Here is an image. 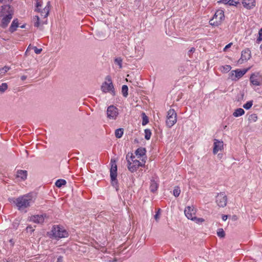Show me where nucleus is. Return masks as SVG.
Wrapping results in <instances>:
<instances>
[{"instance_id":"nucleus-61","label":"nucleus","mask_w":262,"mask_h":262,"mask_svg":"<svg viewBox=\"0 0 262 262\" xmlns=\"http://www.w3.org/2000/svg\"><path fill=\"white\" fill-rule=\"evenodd\" d=\"M13 226H14V227L16 226V225H14V224H13Z\"/></svg>"},{"instance_id":"nucleus-24","label":"nucleus","mask_w":262,"mask_h":262,"mask_svg":"<svg viewBox=\"0 0 262 262\" xmlns=\"http://www.w3.org/2000/svg\"><path fill=\"white\" fill-rule=\"evenodd\" d=\"M245 114V111L242 108H238L235 110L233 113L234 117H238L243 115Z\"/></svg>"},{"instance_id":"nucleus-37","label":"nucleus","mask_w":262,"mask_h":262,"mask_svg":"<svg viewBox=\"0 0 262 262\" xmlns=\"http://www.w3.org/2000/svg\"><path fill=\"white\" fill-rule=\"evenodd\" d=\"M114 62L116 64H118L119 66V67L120 69L122 68V59L121 57H117L114 60Z\"/></svg>"},{"instance_id":"nucleus-11","label":"nucleus","mask_w":262,"mask_h":262,"mask_svg":"<svg viewBox=\"0 0 262 262\" xmlns=\"http://www.w3.org/2000/svg\"><path fill=\"white\" fill-rule=\"evenodd\" d=\"M196 210L195 208L192 206H187L185 208L184 213L188 219L193 220V217L195 216Z\"/></svg>"},{"instance_id":"nucleus-1","label":"nucleus","mask_w":262,"mask_h":262,"mask_svg":"<svg viewBox=\"0 0 262 262\" xmlns=\"http://www.w3.org/2000/svg\"><path fill=\"white\" fill-rule=\"evenodd\" d=\"M9 201L13 202L19 211L25 212H27L26 209L30 207L33 202L32 198L29 194L20 196L16 199H9Z\"/></svg>"},{"instance_id":"nucleus-2","label":"nucleus","mask_w":262,"mask_h":262,"mask_svg":"<svg viewBox=\"0 0 262 262\" xmlns=\"http://www.w3.org/2000/svg\"><path fill=\"white\" fill-rule=\"evenodd\" d=\"M48 236L51 238L59 239L69 236L68 231L60 225H54L50 232H48Z\"/></svg>"},{"instance_id":"nucleus-28","label":"nucleus","mask_w":262,"mask_h":262,"mask_svg":"<svg viewBox=\"0 0 262 262\" xmlns=\"http://www.w3.org/2000/svg\"><path fill=\"white\" fill-rule=\"evenodd\" d=\"M128 89L127 85H122V90H121V92H122V95L124 97H127V96H128Z\"/></svg>"},{"instance_id":"nucleus-47","label":"nucleus","mask_w":262,"mask_h":262,"mask_svg":"<svg viewBox=\"0 0 262 262\" xmlns=\"http://www.w3.org/2000/svg\"><path fill=\"white\" fill-rule=\"evenodd\" d=\"M232 45V42H230L229 43H228V45H227L225 48H224L223 49V51L224 52H226L228 49H229V48H230L231 47V46Z\"/></svg>"},{"instance_id":"nucleus-45","label":"nucleus","mask_w":262,"mask_h":262,"mask_svg":"<svg viewBox=\"0 0 262 262\" xmlns=\"http://www.w3.org/2000/svg\"><path fill=\"white\" fill-rule=\"evenodd\" d=\"M195 50V49L193 47H192L188 51V55L189 56H190L191 54L194 52Z\"/></svg>"},{"instance_id":"nucleus-46","label":"nucleus","mask_w":262,"mask_h":262,"mask_svg":"<svg viewBox=\"0 0 262 262\" xmlns=\"http://www.w3.org/2000/svg\"><path fill=\"white\" fill-rule=\"evenodd\" d=\"M9 69H10L9 67L5 66L1 70V71L2 73H3V72L5 73V72H7V71H8L9 70Z\"/></svg>"},{"instance_id":"nucleus-4","label":"nucleus","mask_w":262,"mask_h":262,"mask_svg":"<svg viewBox=\"0 0 262 262\" xmlns=\"http://www.w3.org/2000/svg\"><path fill=\"white\" fill-rule=\"evenodd\" d=\"M101 90L104 93H110L113 96L116 95V92L113 83L111 76L107 75L105 78V81L101 86Z\"/></svg>"},{"instance_id":"nucleus-8","label":"nucleus","mask_w":262,"mask_h":262,"mask_svg":"<svg viewBox=\"0 0 262 262\" xmlns=\"http://www.w3.org/2000/svg\"><path fill=\"white\" fill-rule=\"evenodd\" d=\"M107 117L112 120H116L119 115L118 108L113 105L109 106L106 111Z\"/></svg>"},{"instance_id":"nucleus-48","label":"nucleus","mask_w":262,"mask_h":262,"mask_svg":"<svg viewBox=\"0 0 262 262\" xmlns=\"http://www.w3.org/2000/svg\"><path fill=\"white\" fill-rule=\"evenodd\" d=\"M258 35L259 36L256 40L257 43H259L262 40V34H258Z\"/></svg>"},{"instance_id":"nucleus-42","label":"nucleus","mask_w":262,"mask_h":262,"mask_svg":"<svg viewBox=\"0 0 262 262\" xmlns=\"http://www.w3.org/2000/svg\"><path fill=\"white\" fill-rule=\"evenodd\" d=\"M32 49L34 50V52L36 54H40L42 50V49H41V48L40 49H38L36 47H35V46L33 47Z\"/></svg>"},{"instance_id":"nucleus-14","label":"nucleus","mask_w":262,"mask_h":262,"mask_svg":"<svg viewBox=\"0 0 262 262\" xmlns=\"http://www.w3.org/2000/svg\"><path fill=\"white\" fill-rule=\"evenodd\" d=\"M248 69L239 70L237 69L235 70L232 71L231 72V76H233L234 73H235V78L239 79L243 77L247 72Z\"/></svg>"},{"instance_id":"nucleus-58","label":"nucleus","mask_w":262,"mask_h":262,"mask_svg":"<svg viewBox=\"0 0 262 262\" xmlns=\"http://www.w3.org/2000/svg\"><path fill=\"white\" fill-rule=\"evenodd\" d=\"M144 161H145L144 160L142 159V161H141V162H140V163H141V164H143V163H144Z\"/></svg>"},{"instance_id":"nucleus-5","label":"nucleus","mask_w":262,"mask_h":262,"mask_svg":"<svg viewBox=\"0 0 262 262\" xmlns=\"http://www.w3.org/2000/svg\"><path fill=\"white\" fill-rule=\"evenodd\" d=\"M130 158L132 161H128L127 166L128 170L131 172L137 171L139 167H145V161H144L143 164H141L139 160L135 159V157L132 153L130 154Z\"/></svg>"},{"instance_id":"nucleus-41","label":"nucleus","mask_w":262,"mask_h":262,"mask_svg":"<svg viewBox=\"0 0 262 262\" xmlns=\"http://www.w3.org/2000/svg\"><path fill=\"white\" fill-rule=\"evenodd\" d=\"M192 221H194L196 223H202L205 221L204 219L198 218V217H196L195 216L194 217H193V220H192Z\"/></svg>"},{"instance_id":"nucleus-43","label":"nucleus","mask_w":262,"mask_h":262,"mask_svg":"<svg viewBox=\"0 0 262 262\" xmlns=\"http://www.w3.org/2000/svg\"><path fill=\"white\" fill-rule=\"evenodd\" d=\"M42 2L41 0H37L36 3V7L37 8V11H39V7H41V6Z\"/></svg>"},{"instance_id":"nucleus-32","label":"nucleus","mask_w":262,"mask_h":262,"mask_svg":"<svg viewBox=\"0 0 262 262\" xmlns=\"http://www.w3.org/2000/svg\"><path fill=\"white\" fill-rule=\"evenodd\" d=\"M145 133V139L147 140H148L150 139L151 132L149 129H145L144 130Z\"/></svg>"},{"instance_id":"nucleus-33","label":"nucleus","mask_w":262,"mask_h":262,"mask_svg":"<svg viewBox=\"0 0 262 262\" xmlns=\"http://www.w3.org/2000/svg\"><path fill=\"white\" fill-rule=\"evenodd\" d=\"M257 120V116L256 114H252L249 116L248 120L249 122H255Z\"/></svg>"},{"instance_id":"nucleus-40","label":"nucleus","mask_w":262,"mask_h":262,"mask_svg":"<svg viewBox=\"0 0 262 262\" xmlns=\"http://www.w3.org/2000/svg\"><path fill=\"white\" fill-rule=\"evenodd\" d=\"M161 209L158 208V210L156 212V214L154 215V218L157 222H158L160 219V215L161 213Z\"/></svg>"},{"instance_id":"nucleus-17","label":"nucleus","mask_w":262,"mask_h":262,"mask_svg":"<svg viewBox=\"0 0 262 262\" xmlns=\"http://www.w3.org/2000/svg\"><path fill=\"white\" fill-rule=\"evenodd\" d=\"M50 2H48L47 3V6L42 9H39V11H37L38 12L41 13L42 16H43L44 18L47 17L50 11Z\"/></svg>"},{"instance_id":"nucleus-27","label":"nucleus","mask_w":262,"mask_h":262,"mask_svg":"<svg viewBox=\"0 0 262 262\" xmlns=\"http://www.w3.org/2000/svg\"><path fill=\"white\" fill-rule=\"evenodd\" d=\"M142 118V125L144 126L146 125L149 122L148 117L146 115L145 113H142L141 114Z\"/></svg>"},{"instance_id":"nucleus-55","label":"nucleus","mask_w":262,"mask_h":262,"mask_svg":"<svg viewBox=\"0 0 262 262\" xmlns=\"http://www.w3.org/2000/svg\"><path fill=\"white\" fill-rule=\"evenodd\" d=\"M31 47H30V45L29 46V47H28L25 53L26 54H27V53L29 51V50L30 49Z\"/></svg>"},{"instance_id":"nucleus-60","label":"nucleus","mask_w":262,"mask_h":262,"mask_svg":"<svg viewBox=\"0 0 262 262\" xmlns=\"http://www.w3.org/2000/svg\"><path fill=\"white\" fill-rule=\"evenodd\" d=\"M13 226H14V227L16 226V225H14V224H13Z\"/></svg>"},{"instance_id":"nucleus-59","label":"nucleus","mask_w":262,"mask_h":262,"mask_svg":"<svg viewBox=\"0 0 262 262\" xmlns=\"http://www.w3.org/2000/svg\"><path fill=\"white\" fill-rule=\"evenodd\" d=\"M244 96V93L242 94V95H241L242 99L243 98Z\"/></svg>"},{"instance_id":"nucleus-35","label":"nucleus","mask_w":262,"mask_h":262,"mask_svg":"<svg viewBox=\"0 0 262 262\" xmlns=\"http://www.w3.org/2000/svg\"><path fill=\"white\" fill-rule=\"evenodd\" d=\"M253 105V100H250L247 101L245 104L243 105V107L246 110H249Z\"/></svg>"},{"instance_id":"nucleus-29","label":"nucleus","mask_w":262,"mask_h":262,"mask_svg":"<svg viewBox=\"0 0 262 262\" xmlns=\"http://www.w3.org/2000/svg\"><path fill=\"white\" fill-rule=\"evenodd\" d=\"M231 67L230 65H225L221 67L220 70L222 72L227 73L230 71Z\"/></svg>"},{"instance_id":"nucleus-19","label":"nucleus","mask_w":262,"mask_h":262,"mask_svg":"<svg viewBox=\"0 0 262 262\" xmlns=\"http://www.w3.org/2000/svg\"><path fill=\"white\" fill-rule=\"evenodd\" d=\"M18 27H19V23L18 19L16 18L12 21L11 25L9 28V31L11 33H13V32L16 31L17 28Z\"/></svg>"},{"instance_id":"nucleus-13","label":"nucleus","mask_w":262,"mask_h":262,"mask_svg":"<svg viewBox=\"0 0 262 262\" xmlns=\"http://www.w3.org/2000/svg\"><path fill=\"white\" fill-rule=\"evenodd\" d=\"M10 11H12V10L10 9V10H9V12H7L8 13V15H6L4 18L2 19V27L3 28H6L9 23L10 22V20L12 18V14L10 13Z\"/></svg>"},{"instance_id":"nucleus-38","label":"nucleus","mask_w":262,"mask_h":262,"mask_svg":"<svg viewBox=\"0 0 262 262\" xmlns=\"http://www.w3.org/2000/svg\"><path fill=\"white\" fill-rule=\"evenodd\" d=\"M8 89L7 84L6 83H3L0 85V93H4Z\"/></svg>"},{"instance_id":"nucleus-52","label":"nucleus","mask_w":262,"mask_h":262,"mask_svg":"<svg viewBox=\"0 0 262 262\" xmlns=\"http://www.w3.org/2000/svg\"><path fill=\"white\" fill-rule=\"evenodd\" d=\"M13 0H0V3H5L7 2H11Z\"/></svg>"},{"instance_id":"nucleus-34","label":"nucleus","mask_w":262,"mask_h":262,"mask_svg":"<svg viewBox=\"0 0 262 262\" xmlns=\"http://www.w3.org/2000/svg\"><path fill=\"white\" fill-rule=\"evenodd\" d=\"M181 192V190L179 187L176 186L173 190V194L174 196L178 197L179 196Z\"/></svg>"},{"instance_id":"nucleus-44","label":"nucleus","mask_w":262,"mask_h":262,"mask_svg":"<svg viewBox=\"0 0 262 262\" xmlns=\"http://www.w3.org/2000/svg\"><path fill=\"white\" fill-rule=\"evenodd\" d=\"M26 230L28 232L32 233L34 231V229L32 226H28L26 228Z\"/></svg>"},{"instance_id":"nucleus-49","label":"nucleus","mask_w":262,"mask_h":262,"mask_svg":"<svg viewBox=\"0 0 262 262\" xmlns=\"http://www.w3.org/2000/svg\"><path fill=\"white\" fill-rule=\"evenodd\" d=\"M229 0H220V1H218V3H223L225 4H228V2Z\"/></svg>"},{"instance_id":"nucleus-22","label":"nucleus","mask_w":262,"mask_h":262,"mask_svg":"<svg viewBox=\"0 0 262 262\" xmlns=\"http://www.w3.org/2000/svg\"><path fill=\"white\" fill-rule=\"evenodd\" d=\"M158 188V184L155 180H151L149 189L151 192H155Z\"/></svg>"},{"instance_id":"nucleus-9","label":"nucleus","mask_w":262,"mask_h":262,"mask_svg":"<svg viewBox=\"0 0 262 262\" xmlns=\"http://www.w3.org/2000/svg\"><path fill=\"white\" fill-rule=\"evenodd\" d=\"M227 198L225 192H221L216 196V203L220 207H224L227 205Z\"/></svg>"},{"instance_id":"nucleus-20","label":"nucleus","mask_w":262,"mask_h":262,"mask_svg":"<svg viewBox=\"0 0 262 262\" xmlns=\"http://www.w3.org/2000/svg\"><path fill=\"white\" fill-rule=\"evenodd\" d=\"M27 171L23 170H18L17 171V178H20L22 180H25L27 178Z\"/></svg>"},{"instance_id":"nucleus-50","label":"nucleus","mask_w":262,"mask_h":262,"mask_svg":"<svg viewBox=\"0 0 262 262\" xmlns=\"http://www.w3.org/2000/svg\"><path fill=\"white\" fill-rule=\"evenodd\" d=\"M130 154L129 152L126 156V160L127 163H128V161H132L131 159L130 158Z\"/></svg>"},{"instance_id":"nucleus-39","label":"nucleus","mask_w":262,"mask_h":262,"mask_svg":"<svg viewBox=\"0 0 262 262\" xmlns=\"http://www.w3.org/2000/svg\"><path fill=\"white\" fill-rule=\"evenodd\" d=\"M228 5L229 6H237V4H238L239 0H229L228 2Z\"/></svg>"},{"instance_id":"nucleus-36","label":"nucleus","mask_w":262,"mask_h":262,"mask_svg":"<svg viewBox=\"0 0 262 262\" xmlns=\"http://www.w3.org/2000/svg\"><path fill=\"white\" fill-rule=\"evenodd\" d=\"M217 235L221 238H224L225 236V232L223 228H220L217 231Z\"/></svg>"},{"instance_id":"nucleus-56","label":"nucleus","mask_w":262,"mask_h":262,"mask_svg":"<svg viewBox=\"0 0 262 262\" xmlns=\"http://www.w3.org/2000/svg\"><path fill=\"white\" fill-rule=\"evenodd\" d=\"M25 26H26V25H25V24L23 25H21V26H19V27H20V28H25Z\"/></svg>"},{"instance_id":"nucleus-3","label":"nucleus","mask_w":262,"mask_h":262,"mask_svg":"<svg viewBox=\"0 0 262 262\" xmlns=\"http://www.w3.org/2000/svg\"><path fill=\"white\" fill-rule=\"evenodd\" d=\"M111 168L110 169L111 182L112 186L118 191L119 189V183L117 179V166L115 160H111Z\"/></svg>"},{"instance_id":"nucleus-16","label":"nucleus","mask_w":262,"mask_h":262,"mask_svg":"<svg viewBox=\"0 0 262 262\" xmlns=\"http://www.w3.org/2000/svg\"><path fill=\"white\" fill-rule=\"evenodd\" d=\"M255 0H243L242 4L243 6L248 9H251L255 6Z\"/></svg>"},{"instance_id":"nucleus-54","label":"nucleus","mask_w":262,"mask_h":262,"mask_svg":"<svg viewBox=\"0 0 262 262\" xmlns=\"http://www.w3.org/2000/svg\"><path fill=\"white\" fill-rule=\"evenodd\" d=\"M27 78V76H26V75H23L21 76L20 77V79L22 80V81H24Z\"/></svg>"},{"instance_id":"nucleus-15","label":"nucleus","mask_w":262,"mask_h":262,"mask_svg":"<svg viewBox=\"0 0 262 262\" xmlns=\"http://www.w3.org/2000/svg\"><path fill=\"white\" fill-rule=\"evenodd\" d=\"M30 221L35 223L41 224L44 222L45 217L43 215H35L31 217Z\"/></svg>"},{"instance_id":"nucleus-12","label":"nucleus","mask_w":262,"mask_h":262,"mask_svg":"<svg viewBox=\"0 0 262 262\" xmlns=\"http://www.w3.org/2000/svg\"><path fill=\"white\" fill-rule=\"evenodd\" d=\"M223 147V142L220 141L217 139H214L213 143V152L216 154L219 150H221Z\"/></svg>"},{"instance_id":"nucleus-53","label":"nucleus","mask_w":262,"mask_h":262,"mask_svg":"<svg viewBox=\"0 0 262 262\" xmlns=\"http://www.w3.org/2000/svg\"><path fill=\"white\" fill-rule=\"evenodd\" d=\"M222 218V220L224 221H226V220L228 218V215H223Z\"/></svg>"},{"instance_id":"nucleus-7","label":"nucleus","mask_w":262,"mask_h":262,"mask_svg":"<svg viewBox=\"0 0 262 262\" xmlns=\"http://www.w3.org/2000/svg\"><path fill=\"white\" fill-rule=\"evenodd\" d=\"M177 113L173 109H170L167 112L166 125L169 128L171 127L177 122Z\"/></svg>"},{"instance_id":"nucleus-30","label":"nucleus","mask_w":262,"mask_h":262,"mask_svg":"<svg viewBox=\"0 0 262 262\" xmlns=\"http://www.w3.org/2000/svg\"><path fill=\"white\" fill-rule=\"evenodd\" d=\"M94 37L96 40H102L106 38V36L104 35V34H95L94 35Z\"/></svg>"},{"instance_id":"nucleus-6","label":"nucleus","mask_w":262,"mask_h":262,"mask_svg":"<svg viewBox=\"0 0 262 262\" xmlns=\"http://www.w3.org/2000/svg\"><path fill=\"white\" fill-rule=\"evenodd\" d=\"M224 12L222 10H218L214 14L212 19L209 21L210 25L213 26H218L224 19Z\"/></svg>"},{"instance_id":"nucleus-25","label":"nucleus","mask_w":262,"mask_h":262,"mask_svg":"<svg viewBox=\"0 0 262 262\" xmlns=\"http://www.w3.org/2000/svg\"><path fill=\"white\" fill-rule=\"evenodd\" d=\"M67 183V182L65 180L63 179H58L55 182V185L57 187L60 188L63 185H65Z\"/></svg>"},{"instance_id":"nucleus-18","label":"nucleus","mask_w":262,"mask_h":262,"mask_svg":"<svg viewBox=\"0 0 262 262\" xmlns=\"http://www.w3.org/2000/svg\"><path fill=\"white\" fill-rule=\"evenodd\" d=\"M250 82L254 85L259 86L260 85L259 78H258L257 76L254 74H252L250 76Z\"/></svg>"},{"instance_id":"nucleus-51","label":"nucleus","mask_w":262,"mask_h":262,"mask_svg":"<svg viewBox=\"0 0 262 262\" xmlns=\"http://www.w3.org/2000/svg\"><path fill=\"white\" fill-rule=\"evenodd\" d=\"M57 262H63V256H59L57 258Z\"/></svg>"},{"instance_id":"nucleus-31","label":"nucleus","mask_w":262,"mask_h":262,"mask_svg":"<svg viewBox=\"0 0 262 262\" xmlns=\"http://www.w3.org/2000/svg\"><path fill=\"white\" fill-rule=\"evenodd\" d=\"M32 21L34 24V26L36 27H38L39 25V17L38 16H35L33 17Z\"/></svg>"},{"instance_id":"nucleus-21","label":"nucleus","mask_w":262,"mask_h":262,"mask_svg":"<svg viewBox=\"0 0 262 262\" xmlns=\"http://www.w3.org/2000/svg\"><path fill=\"white\" fill-rule=\"evenodd\" d=\"M10 9L11 6L10 5H5L2 6L0 8V17L7 12H9V10H10Z\"/></svg>"},{"instance_id":"nucleus-26","label":"nucleus","mask_w":262,"mask_h":262,"mask_svg":"<svg viewBox=\"0 0 262 262\" xmlns=\"http://www.w3.org/2000/svg\"><path fill=\"white\" fill-rule=\"evenodd\" d=\"M124 133V129L122 128L117 129L115 130V134L117 138H120L122 137Z\"/></svg>"},{"instance_id":"nucleus-23","label":"nucleus","mask_w":262,"mask_h":262,"mask_svg":"<svg viewBox=\"0 0 262 262\" xmlns=\"http://www.w3.org/2000/svg\"><path fill=\"white\" fill-rule=\"evenodd\" d=\"M146 151V150L145 148L140 147L135 151V154L139 157H143L145 155Z\"/></svg>"},{"instance_id":"nucleus-57","label":"nucleus","mask_w":262,"mask_h":262,"mask_svg":"<svg viewBox=\"0 0 262 262\" xmlns=\"http://www.w3.org/2000/svg\"><path fill=\"white\" fill-rule=\"evenodd\" d=\"M258 33H262V28L260 29Z\"/></svg>"},{"instance_id":"nucleus-10","label":"nucleus","mask_w":262,"mask_h":262,"mask_svg":"<svg viewBox=\"0 0 262 262\" xmlns=\"http://www.w3.org/2000/svg\"><path fill=\"white\" fill-rule=\"evenodd\" d=\"M251 57V51L249 48H246L242 51L241 57L238 59L237 63L238 64H242L244 61H246L250 59Z\"/></svg>"}]
</instances>
